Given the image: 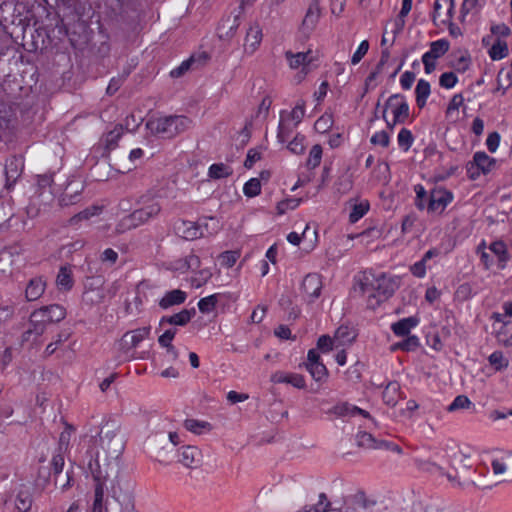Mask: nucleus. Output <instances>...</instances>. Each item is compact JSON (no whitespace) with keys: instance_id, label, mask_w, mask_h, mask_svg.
<instances>
[{"instance_id":"1","label":"nucleus","mask_w":512,"mask_h":512,"mask_svg":"<svg viewBox=\"0 0 512 512\" xmlns=\"http://www.w3.org/2000/svg\"><path fill=\"white\" fill-rule=\"evenodd\" d=\"M399 287V279L386 273L365 274L359 282V290L367 297V306L376 309L389 299Z\"/></svg>"},{"instance_id":"2","label":"nucleus","mask_w":512,"mask_h":512,"mask_svg":"<svg viewBox=\"0 0 512 512\" xmlns=\"http://www.w3.org/2000/svg\"><path fill=\"white\" fill-rule=\"evenodd\" d=\"M511 29L505 23H492L489 32L482 36L481 46L491 61H501L510 55Z\"/></svg>"},{"instance_id":"3","label":"nucleus","mask_w":512,"mask_h":512,"mask_svg":"<svg viewBox=\"0 0 512 512\" xmlns=\"http://www.w3.org/2000/svg\"><path fill=\"white\" fill-rule=\"evenodd\" d=\"M110 495L112 501L107 512H139L136 509L134 483L131 480L117 476L111 485Z\"/></svg>"},{"instance_id":"4","label":"nucleus","mask_w":512,"mask_h":512,"mask_svg":"<svg viewBox=\"0 0 512 512\" xmlns=\"http://www.w3.org/2000/svg\"><path fill=\"white\" fill-rule=\"evenodd\" d=\"M140 203L142 206L134 210L129 215L125 216L121 222L120 227L123 229H133L142 224L147 223L149 220L158 216L161 211V205L158 200L154 198L142 197Z\"/></svg>"},{"instance_id":"5","label":"nucleus","mask_w":512,"mask_h":512,"mask_svg":"<svg viewBox=\"0 0 512 512\" xmlns=\"http://www.w3.org/2000/svg\"><path fill=\"white\" fill-rule=\"evenodd\" d=\"M383 117L389 127L405 124L409 117V105L404 96L395 94L388 98Z\"/></svg>"},{"instance_id":"6","label":"nucleus","mask_w":512,"mask_h":512,"mask_svg":"<svg viewBox=\"0 0 512 512\" xmlns=\"http://www.w3.org/2000/svg\"><path fill=\"white\" fill-rule=\"evenodd\" d=\"M450 49V43L447 39L441 38L430 43L429 50L426 51L421 61L424 65V72L427 75L432 74L440 58H442Z\"/></svg>"},{"instance_id":"7","label":"nucleus","mask_w":512,"mask_h":512,"mask_svg":"<svg viewBox=\"0 0 512 512\" xmlns=\"http://www.w3.org/2000/svg\"><path fill=\"white\" fill-rule=\"evenodd\" d=\"M285 59L292 70H300L305 76L311 69L312 64L317 60V53L312 49L304 52H285Z\"/></svg>"},{"instance_id":"8","label":"nucleus","mask_w":512,"mask_h":512,"mask_svg":"<svg viewBox=\"0 0 512 512\" xmlns=\"http://www.w3.org/2000/svg\"><path fill=\"white\" fill-rule=\"evenodd\" d=\"M122 137L119 130H109L100 137L99 141L93 145L92 153L95 157L108 158L111 151L118 147V142Z\"/></svg>"},{"instance_id":"9","label":"nucleus","mask_w":512,"mask_h":512,"mask_svg":"<svg viewBox=\"0 0 512 512\" xmlns=\"http://www.w3.org/2000/svg\"><path fill=\"white\" fill-rule=\"evenodd\" d=\"M190 124L185 116H171L160 113L151 114L146 122V127L151 128H183Z\"/></svg>"},{"instance_id":"10","label":"nucleus","mask_w":512,"mask_h":512,"mask_svg":"<svg viewBox=\"0 0 512 512\" xmlns=\"http://www.w3.org/2000/svg\"><path fill=\"white\" fill-rule=\"evenodd\" d=\"M24 169V158L20 155H13L6 160L4 167L5 189L10 191L17 180L21 177Z\"/></svg>"},{"instance_id":"11","label":"nucleus","mask_w":512,"mask_h":512,"mask_svg":"<svg viewBox=\"0 0 512 512\" xmlns=\"http://www.w3.org/2000/svg\"><path fill=\"white\" fill-rule=\"evenodd\" d=\"M150 332V326L126 332L119 342L120 349L127 354L131 349L136 348L144 339L148 338Z\"/></svg>"},{"instance_id":"12","label":"nucleus","mask_w":512,"mask_h":512,"mask_svg":"<svg viewBox=\"0 0 512 512\" xmlns=\"http://www.w3.org/2000/svg\"><path fill=\"white\" fill-rule=\"evenodd\" d=\"M277 138L279 142L287 143V149L296 155L304 153L306 149L305 137L295 133V130H278Z\"/></svg>"},{"instance_id":"13","label":"nucleus","mask_w":512,"mask_h":512,"mask_svg":"<svg viewBox=\"0 0 512 512\" xmlns=\"http://www.w3.org/2000/svg\"><path fill=\"white\" fill-rule=\"evenodd\" d=\"M452 200L453 193L451 191L444 188L433 189L430 193L427 210L428 212L439 211L441 213Z\"/></svg>"},{"instance_id":"14","label":"nucleus","mask_w":512,"mask_h":512,"mask_svg":"<svg viewBox=\"0 0 512 512\" xmlns=\"http://www.w3.org/2000/svg\"><path fill=\"white\" fill-rule=\"evenodd\" d=\"M305 116L303 104H297L290 110H283L280 113L279 128H292L298 126Z\"/></svg>"},{"instance_id":"15","label":"nucleus","mask_w":512,"mask_h":512,"mask_svg":"<svg viewBox=\"0 0 512 512\" xmlns=\"http://www.w3.org/2000/svg\"><path fill=\"white\" fill-rule=\"evenodd\" d=\"M263 34L262 29L258 24H252L247 30L243 50L246 55H253L262 42Z\"/></svg>"},{"instance_id":"16","label":"nucleus","mask_w":512,"mask_h":512,"mask_svg":"<svg viewBox=\"0 0 512 512\" xmlns=\"http://www.w3.org/2000/svg\"><path fill=\"white\" fill-rule=\"evenodd\" d=\"M322 289V281L321 276L317 273H309L307 274L302 283H301V290L307 297L309 298V301H314L317 299L321 294Z\"/></svg>"},{"instance_id":"17","label":"nucleus","mask_w":512,"mask_h":512,"mask_svg":"<svg viewBox=\"0 0 512 512\" xmlns=\"http://www.w3.org/2000/svg\"><path fill=\"white\" fill-rule=\"evenodd\" d=\"M447 118L452 123L461 122L466 116V107L464 104V98L461 94H455L447 107L446 111Z\"/></svg>"},{"instance_id":"18","label":"nucleus","mask_w":512,"mask_h":512,"mask_svg":"<svg viewBox=\"0 0 512 512\" xmlns=\"http://www.w3.org/2000/svg\"><path fill=\"white\" fill-rule=\"evenodd\" d=\"M273 103V98L271 92H265L258 104V108L252 117L251 121L246 126H259L264 123V120L267 118L270 107ZM248 128V127H245Z\"/></svg>"},{"instance_id":"19","label":"nucleus","mask_w":512,"mask_h":512,"mask_svg":"<svg viewBox=\"0 0 512 512\" xmlns=\"http://www.w3.org/2000/svg\"><path fill=\"white\" fill-rule=\"evenodd\" d=\"M42 315L47 323H57L66 317V309L59 304H51L34 311V317L38 318Z\"/></svg>"},{"instance_id":"20","label":"nucleus","mask_w":512,"mask_h":512,"mask_svg":"<svg viewBox=\"0 0 512 512\" xmlns=\"http://www.w3.org/2000/svg\"><path fill=\"white\" fill-rule=\"evenodd\" d=\"M82 190L83 184L80 181L71 180L59 199L60 206L76 204L80 200Z\"/></svg>"},{"instance_id":"21","label":"nucleus","mask_w":512,"mask_h":512,"mask_svg":"<svg viewBox=\"0 0 512 512\" xmlns=\"http://www.w3.org/2000/svg\"><path fill=\"white\" fill-rule=\"evenodd\" d=\"M179 462L187 468H197L202 462V453L196 446H184L181 448Z\"/></svg>"},{"instance_id":"22","label":"nucleus","mask_w":512,"mask_h":512,"mask_svg":"<svg viewBox=\"0 0 512 512\" xmlns=\"http://www.w3.org/2000/svg\"><path fill=\"white\" fill-rule=\"evenodd\" d=\"M454 15V0H435L433 18L442 22L451 21Z\"/></svg>"},{"instance_id":"23","label":"nucleus","mask_w":512,"mask_h":512,"mask_svg":"<svg viewBox=\"0 0 512 512\" xmlns=\"http://www.w3.org/2000/svg\"><path fill=\"white\" fill-rule=\"evenodd\" d=\"M195 314H196L195 308L183 309L179 313H175L170 316H163L161 318L159 324H160V326H162L164 324L185 326L191 321V319L195 316Z\"/></svg>"},{"instance_id":"24","label":"nucleus","mask_w":512,"mask_h":512,"mask_svg":"<svg viewBox=\"0 0 512 512\" xmlns=\"http://www.w3.org/2000/svg\"><path fill=\"white\" fill-rule=\"evenodd\" d=\"M271 380L274 383H287L298 389H304L306 387L304 376L298 373L278 371L272 375Z\"/></svg>"},{"instance_id":"25","label":"nucleus","mask_w":512,"mask_h":512,"mask_svg":"<svg viewBox=\"0 0 512 512\" xmlns=\"http://www.w3.org/2000/svg\"><path fill=\"white\" fill-rule=\"evenodd\" d=\"M488 249L497 257V267L505 269L511 259L506 243L496 240L488 246Z\"/></svg>"},{"instance_id":"26","label":"nucleus","mask_w":512,"mask_h":512,"mask_svg":"<svg viewBox=\"0 0 512 512\" xmlns=\"http://www.w3.org/2000/svg\"><path fill=\"white\" fill-rule=\"evenodd\" d=\"M87 454H89L90 457V460L87 464L88 470L90 471L95 484H100L102 487H104L108 478L107 471L101 468L98 457L96 456L94 458L92 451H87Z\"/></svg>"},{"instance_id":"27","label":"nucleus","mask_w":512,"mask_h":512,"mask_svg":"<svg viewBox=\"0 0 512 512\" xmlns=\"http://www.w3.org/2000/svg\"><path fill=\"white\" fill-rule=\"evenodd\" d=\"M99 437L102 448L109 454L118 456L122 452V443L120 440H115L116 434L114 432L108 431L103 435V431H101Z\"/></svg>"},{"instance_id":"28","label":"nucleus","mask_w":512,"mask_h":512,"mask_svg":"<svg viewBox=\"0 0 512 512\" xmlns=\"http://www.w3.org/2000/svg\"><path fill=\"white\" fill-rule=\"evenodd\" d=\"M46 288V282L43 277H34L29 280L26 290L25 297L28 301H35L39 299L44 293Z\"/></svg>"},{"instance_id":"29","label":"nucleus","mask_w":512,"mask_h":512,"mask_svg":"<svg viewBox=\"0 0 512 512\" xmlns=\"http://www.w3.org/2000/svg\"><path fill=\"white\" fill-rule=\"evenodd\" d=\"M419 323V319L415 316L403 318L391 325V330L396 336L405 337L410 335L412 328L416 327Z\"/></svg>"},{"instance_id":"30","label":"nucleus","mask_w":512,"mask_h":512,"mask_svg":"<svg viewBox=\"0 0 512 512\" xmlns=\"http://www.w3.org/2000/svg\"><path fill=\"white\" fill-rule=\"evenodd\" d=\"M187 298L186 292L180 289L168 291L159 301V306L162 309H168L174 305H180L185 302Z\"/></svg>"},{"instance_id":"31","label":"nucleus","mask_w":512,"mask_h":512,"mask_svg":"<svg viewBox=\"0 0 512 512\" xmlns=\"http://www.w3.org/2000/svg\"><path fill=\"white\" fill-rule=\"evenodd\" d=\"M431 95V85L425 79H419L415 87V101L419 109H423Z\"/></svg>"},{"instance_id":"32","label":"nucleus","mask_w":512,"mask_h":512,"mask_svg":"<svg viewBox=\"0 0 512 512\" xmlns=\"http://www.w3.org/2000/svg\"><path fill=\"white\" fill-rule=\"evenodd\" d=\"M356 443L358 447L366 449H382V446H388L386 441H378L372 434L362 431L357 433Z\"/></svg>"},{"instance_id":"33","label":"nucleus","mask_w":512,"mask_h":512,"mask_svg":"<svg viewBox=\"0 0 512 512\" xmlns=\"http://www.w3.org/2000/svg\"><path fill=\"white\" fill-rule=\"evenodd\" d=\"M356 338L355 331L349 326L341 325L335 331L334 339L336 342V349L339 347L351 344Z\"/></svg>"},{"instance_id":"34","label":"nucleus","mask_w":512,"mask_h":512,"mask_svg":"<svg viewBox=\"0 0 512 512\" xmlns=\"http://www.w3.org/2000/svg\"><path fill=\"white\" fill-rule=\"evenodd\" d=\"M56 285L60 290L69 291L73 288L74 280L69 266H61L56 277Z\"/></svg>"},{"instance_id":"35","label":"nucleus","mask_w":512,"mask_h":512,"mask_svg":"<svg viewBox=\"0 0 512 512\" xmlns=\"http://www.w3.org/2000/svg\"><path fill=\"white\" fill-rule=\"evenodd\" d=\"M473 159L475 160L476 166L480 168V171H482L484 175L490 173L496 167V159L490 157L483 151L474 153Z\"/></svg>"},{"instance_id":"36","label":"nucleus","mask_w":512,"mask_h":512,"mask_svg":"<svg viewBox=\"0 0 512 512\" xmlns=\"http://www.w3.org/2000/svg\"><path fill=\"white\" fill-rule=\"evenodd\" d=\"M376 504L375 501L366 498L363 491H359L354 496L353 506H348L346 509H351L350 512H371L370 509Z\"/></svg>"},{"instance_id":"37","label":"nucleus","mask_w":512,"mask_h":512,"mask_svg":"<svg viewBox=\"0 0 512 512\" xmlns=\"http://www.w3.org/2000/svg\"><path fill=\"white\" fill-rule=\"evenodd\" d=\"M399 392L400 384L397 381L389 382L382 393L383 401L389 406H395L398 402Z\"/></svg>"},{"instance_id":"38","label":"nucleus","mask_w":512,"mask_h":512,"mask_svg":"<svg viewBox=\"0 0 512 512\" xmlns=\"http://www.w3.org/2000/svg\"><path fill=\"white\" fill-rule=\"evenodd\" d=\"M47 321L44 318V315L38 316V318L34 317V312L30 316L29 328L24 333V337L27 340L26 335L35 334L36 336H40L44 333Z\"/></svg>"},{"instance_id":"39","label":"nucleus","mask_w":512,"mask_h":512,"mask_svg":"<svg viewBox=\"0 0 512 512\" xmlns=\"http://www.w3.org/2000/svg\"><path fill=\"white\" fill-rule=\"evenodd\" d=\"M107 508H109V503H104V487L95 484L91 512H107Z\"/></svg>"},{"instance_id":"40","label":"nucleus","mask_w":512,"mask_h":512,"mask_svg":"<svg viewBox=\"0 0 512 512\" xmlns=\"http://www.w3.org/2000/svg\"><path fill=\"white\" fill-rule=\"evenodd\" d=\"M233 174V169L224 163H214L209 167L208 176L212 179L227 178Z\"/></svg>"},{"instance_id":"41","label":"nucleus","mask_w":512,"mask_h":512,"mask_svg":"<svg viewBox=\"0 0 512 512\" xmlns=\"http://www.w3.org/2000/svg\"><path fill=\"white\" fill-rule=\"evenodd\" d=\"M32 506V495L29 490H20L16 496L15 507L18 512H28Z\"/></svg>"},{"instance_id":"42","label":"nucleus","mask_w":512,"mask_h":512,"mask_svg":"<svg viewBox=\"0 0 512 512\" xmlns=\"http://www.w3.org/2000/svg\"><path fill=\"white\" fill-rule=\"evenodd\" d=\"M453 68L460 73L466 72L471 66V56L468 51H460L456 54L453 62Z\"/></svg>"},{"instance_id":"43","label":"nucleus","mask_w":512,"mask_h":512,"mask_svg":"<svg viewBox=\"0 0 512 512\" xmlns=\"http://www.w3.org/2000/svg\"><path fill=\"white\" fill-rule=\"evenodd\" d=\"M316 382H325L328 378V369L323 362L305 367Z\"/></svg>"},{"instance_id":"44","label":"nucleus","mask_w":512,"mask_h":512,"mask_svg":"<svg viewBox=\"0 0 512 512\" xmlns=\"http://www.w3.org/2000/svg\"><path fill=\"white\" fill-rule=\"evenodd\" d=\"M184 427L194 434H202L204 430L210 431L212 428L209 422L197 419H186L184 421Z\"/></svg>"},{"instance_id":"45","label":"nucleus","mask_w":512,"mask_h":512,"mask_svg":"<svg viewBox=\"0 0 512 512\" xmlns=\"http://www.w3.org/2000/svg\"><path fill=\"white\" fill-rule=\"evenodd\" d=\"M497 339L506 347L512 346V321L504 322L503 326L497 332Z\"/></svg>"},{"instance_id":"46","label":"nucleus","mask_w":512,"mask_h":512,"mask_svg":"<svg viewBox=\"0 0 512 512\" xmlns=\"http://www.w3.org/2000/svg\"><path fill=\"white\" fill-rule=\"evenodd\" d=\"M322 159V147L319 144H315L312 146L309 157L306 162V166L308 169H315L321 163Z\"/></svg>"},{"instance_id":"47","label":"nucleus","mask_w":512,"mask_h":512,"mask_svg":"<svg viewBox=\"0 0 512 512\" xmlns=\"http://www.w3.org/2000/svg\"><path fill=\"white\" fill-rule=\"evenodd\" d=\"M243 193L249 198L258 196L261 193V182L258 178H251L243 187Z\"/></svg>"},{"instance_id":"48","label":"nucleus","mask_w":512,"mask_h":512,"mask_svg":"<svg viewBox=\"0 0 512 512\" xmlns=\"http://www.w3.org/2000/svg\"><path fill=\"white\" fill-rule=\"evenodd\" d=\"M218 302V294H213L204 298H201L198 302V308L202 313L212 312Z\"/></svg>"},{"instance_id":"49","label":"nucleus","mask_w":512,"mask_h":512,"mask_svg":"<svg viewBox=\"0 0 512 512\" xmlns=\"http://www.w3.org/2000/svg\"><path fill=\"white\" fill-rule=\"evenodd\" d=\"M101 211V208L98 206H92L90 208H86L85 210L79 212L78 214L74 215L70 219V224L74 225L82 220H88L90 217L98 215Z\"/></svg>"},{"instance_id":"50","label":"nucleus","mask_w":512,"mask_h":512,"mask_svg":"<svg viewBox=\"0 0 512 512\" xmlns=\"http://www.w3.org/2000/svg\"><path fill=\"white\" fill-rule=\"evenodd\" d=\"M200 231L206 230V233L211 235L218 231L219 222L215 217H204L199 222Z\"/></svg>"},{"instance_id":"51","label":"nucleus","mask_w":512,"mask_h":512,"mask_svg":"<svg viewBox=\"0 0 512 512\" xmlns=\"http://www.w3.org/2000/svg\"><path fill=\"white\" fill-rule=\"evenodd\" d=\"M62 448L59 447L58 453H55L51 460V466L53 470V474L55 475V483L57 484L58 479L57 477L60 475V473L63 470L64 467V456L61 452Z\"/></svg>"},{"instance_id":"52","label":"nucleus","mask_w":512,"mask_h":512,"mask_svg":"<svg viewBox=\"0 0 512 512\" xmlns=\"http://www.w3.org/2000/svg\"><path fill=\"white\" fill-rule=\"evenodd\" d=\"M397 141L400 149L407 152L414 141V137L410 130H400Z\"/></svg>"},{"instance_id":"53","label":"nucleus","mask_w":512,"mask_h":512,"mask_svg":"<svg viewBox=\"0 0 512 512\" xmlns=\"http://www.w3.org/2000/svg\"><path fill=\"white\" fill-rule=\"evenodd\" d=\"M368 209H369V204L367 202L355 204L352 208V211L350 212V215H349L350 222L355 223L358 220H360L367 213Z\"/></svg>"},{"instance_id":"54","label":"nucleus","mask_w":512,"mask_h":512,"mask_svg":"<svg viewBox=\"0 0 512 512\" xmlns=\"http://www.w3.org/2000/svg\"><path fill=\"white\" fill-rule=\"evenodd\" d=\"M488 361L496 370H501L508 366V361L504 358L502 351H494L489 356Z\"/></svg>"},{"instance_id":"55","label":"nucleus","mask_w":512,"mask_h":512,"mask_svg":"<svg viewBox=\"0 0 512 512\" xmlns=\"http://www.w3.org/2000/svg\"><path fill=\"white\" fill-rule=\"evenodd\" d=\"M413 0H402V6L399 13V18L396 20L397 31H400L405 24L404 18L410 13L412 9Z\"/></svg>"},{"instance_id":"56","label":"nucleus","mask_w":512,"mask_h":512,"mask_svg":"<svg viewBox=\"0 0 512 512\" xmlns=\"http://www.w3.org/2000/svg\"><path fill=\"white\" fill-rule=\"evenodd\" d=\"M336 348V342L334 337L331 338L329 335H322L318 338L317 349L321 352L326 353Z\"/></svg>"},{"instance_id":"57","label":"nucleus","mask_w":512,"mask_h":512,"mask_svg":"<svg viewBox=\"0 0 512 512\" xmlns=\"http://www.w3.org/2000/svg\"><path fill=\"white\" fill-rule=\"evenodd\" d=\"M420 346L419 338L416 335H407L400 341V350L410 352L415 351Z\"/></svg>"},{"instance_id":"58","label":"nucleus","mask_w":512,"mask_h":512,"mask_svg":"<svg viewBox=\"0 0 512 512\" xmlns=\"http://www.w3.org/2000/svg\"><path fill=\"white\" fill-rule=\"evenodd\" d=\"M472 405L469 398L465 395H458L452 403L447 407L449 412H454L459 409L469 408Z\"/></svg>"},{"instance_id":"59","label":"nucleus","mask_w":512,"mask_h":512,"mask_svg":"<svg viewBox=\"0 0 512 512\" xmlns=\"http://www.w3.org/2000/svg\"><path fill=\"white\" fill-rule=\"evenodd\" d=\"M458 83V77L453 72H445L439 78V85L445 89H452Z\"/></svg>"},{"instance_id":"60","label":"nucleus","mask_w":512,"mask_h":512,"mask_svg":"<svg viewBox=\"0 0 512 512\" xmlns=\"http://www.w3.org/2000/svg\"><path fill=\"white\" fill-rule=\"evenodd\" d=\"M300 202H301L300 198H289V199L282 200L277 204V212H278V214L282 215V214L286 213V211L289 209L293 210V209L297 208L299 206Z\"/></svg>"},{"instance_id":"61","label":"nucleus","mask_w":512,"mask_h":512,"mask_svg":"<svg viewBox=\"0 0 512 512\" xmlns=\"http://www.w3.org/2000/svg\"><path fill=\"white\" fill-rule=\"evenodd\" d=\"M474 295L473 288L469 283H463L455 291V297L460 301H467Z\"/></svg>"},{"instance_id":"62","label":"nucleus","mask_w":512,"mask_h":512,"mask_svg":"<svg viewBox=\"0 0 512 512\" xmlns=\"http://www.w3.org/2000/svg\"><path fill=\"white\" fill-rule=\"evenodd\" d=\"M368 50L369 42L367 40H363L351 57V64L357 65L367 54Z\"/></svg>"},{"instance_id":"63","label":"nucleus","mask_w":512,"mask_h":512,"mask_svg":"<svg viewBox=\"0 0 512 512\" xmlns=\"http://www.w3.org/2000/svg\"><path fill=\"white\" fill-rule=\"evenodd\" d=\"M183 225H189L183 232L185 239H196L205 236L204 231H200L199 225H195L192 222H183Z\"/></svg>"},{"instance_id":"64","label":"nucleus","mask_w":512,"mask_h":512,"mask_svg":"<svg viewBox=\"0 0 512 512\" xmlns=\"http://www.w3.org/2000/svg\"><path fill=\"white\" fill-rule=\"evenodd\" d=\"M335 185L337 187L338 192H340L342 194L347 193L348 191L351 190L352 185H353L351 176L348 174H343L342 176H340L338 178Z\"/></svg>"}]
</instances>
